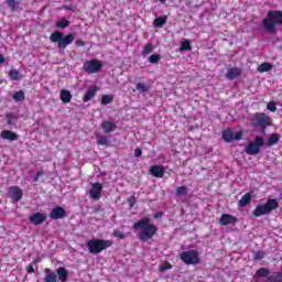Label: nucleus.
Returning a JSON list of instances; mask_svg holds the SVG:
<instances>
[{
	"label": "nucleus",
	"instance_id": "obj_1",
	"mask_svg": "<svg viewBox=\"0 0 282 282\" xmlns=\"http://www.w3.org/2000/svg\"><path fill=\"white\" fill-rule=\"evenodd\" d=\"M134 230H141L139 234L140 241H149L158 235V226L151 224V218L143 217L133 224Z\"/></svg>",
	"mask_w": 282,
	"mask_h": 282
},
{
	"label": "nucleus",
	"instance_id": "obj_2",
	"mask_svg": "<svg viewBox=\"0 0 282 282\" xmlns=\"http://www.w3.org/2000/svg\"><path fill=\"white\" fill-rule=\"evenodd\" d=\"M262 25L267 32L275 33L276 25H282V11L271 10L262 21Z\"/></svg>",
	"mask_w": 282,
	"mask_h": 282
},
{
	"label": "nucleus",
	"instance_id": "obj_3",
	"mask_svg": "<svg viewBox=\"0 0 282 282\" xmlns=\"http://www.w3.org/2000/svg\"><path fill=\"white\" fill-rule=\"evenodd\" d=\"M75 39L76 36H74L73 33L65 35L61 31H54L51 33L50 36L51 43H56L58 50H66L68 45H72L74 43Z\"/></svg>",
	"mask_w": 282,
	"mask_h": 282
},
{
	"label": "nucleus",
	"instance_id": "obj_4",
	"mask_svg": "<svg viewBox=\"0 0 282 282\" xmlns=\"http://www.w3.org/2000/svg\"><path fill=\"white\" fill-rule=\"evenodd\" d=\"M86 246L90 254H100V252L107 250V248H111V246H113V242L111 240L93 238L86 242Z\"/></svg>",
	"mask_w": 282,
	"mask_h": 282
},
{
	"label": "nucleus",
	"instance_id": "obj_5",
	"mask_svg": "<svg viewBox=\"0 0 282 282\" xmlns=\"http://www.w3.org/2000/svg\"><path fill=\"white\" fill-rule=\"evenodd\" d=\"M279 208V200L276 198H270L267 203L258 205L253 210V217H263V215H270L272 210Z\"/></svg>",
	"mask_w": 282,
	"mask_h": 282
},
{
	"label": "nucleus",
	"instance_id": "obj_6",
	"mask_svg": "<svg viewBox=\"0 0 282 282\" xmlns=\"http://www.w3.org/2000/svg\"><path fill=\"white\" fill-rule=\"evenodd\" d=\"M251 124L256 129H267L272 126V118L265 112H256L251 118Z\"/></svg>",
	"mask_w": 282,
	"mask_h": 282
},
{
	"label": "nucleus",
	"instance_id": "obj_7",
	"mask_svg": "<svg viewBox=\"0 0 282 282\" xmlns=\"http://www.w3.org/2000/svg\"><path fill=\"white\" fill-rule=\"evenodd\" d=\"M180 259L185 263V265H197V263H202L199 251L195 249L181 252Z\"/></svg>",
	"mask_w": 282,
	"mask_h": 282
},
{
	"label": "nucleus",
	"instance_id": "obj_8",
	"mask_svg": "<svg viewBox=\"0 0 282 282\" xmlns=\"http://www.w3.org/2000/svg\"><path fill=\"white\" fill-rule=\"evenodd\" d=\"M262 147H265V139H263V137H256L253 141L249 142L248 147L245 149V153H247V155H259Z\"/></svg>",
	"mask_w": 282,
	"mask_h": 282
},
{
	"label": "nucleus",
	"instance_id": "obj_9",
	"mask_svg": "<svg viewBox=\"0 0 282 282\" xmlns=\"http://www.w3.org/2000/svg\"><path fill=\"white\" fill-rule=\"evenodd\" d=\"M102 69V62L99 59H90L84 63V70L87 74H98Z\"/></svg>",
	"mask_w": 282,
	"mask_h": 282
},
{
	"label": "nucleus",
	"instance_id": "obj_10",
	"mask_svg": "<svg viewBox=\"0 0 282 282\" xmlns=\"http://www.w3.org/2000/svg\"><path fill=\"white\" fill-rule=\"evenodd\" d=\"M223 140L227 143L235 142V140H243V132L238 131L235 133L230 128H228L223 131Z\"/></svg>",
	"mask_w": 282,
	"mask_h": 282
},
{
	"label": "nucleus",
	"instance_id": "obj_11",
	"mask_svg": "<svg viewBox=\"0 0 282 282\" xmlns=\"http://www.w3.org/2000/svg\"><path fill=\"white\" fill-rule=\"evenodd\" d=\"M46 220H47V215L44 213H41V212L32 214L29 217V221H30V224H33V226H41V225L45 224Z\"/></svg>",
	"mask_w": 282,
	"mask_h": 282
},
{
	"label": "nucleus",
	"instance_id": "obj_12",
	"mask_svg": "<svg viewBox=\"0 0 282 282\" xmlns=\"http://www.w3.org/2000/svg\"><path fill=\"white\" fill-rule=\"evenodd\" d=\"M9 197L13 202H21L23 199V189H21L19 186H10Z\"/></svg>",
	"mask_w": 282,
	"mask_h": 282
},
{
	"label": "nucleus",
	"instance_id": "obj_13",
	"mask_svg": "<svg viewBox=\"0 0 282 282\" xmlns=\"http://www.w3.org/2000/svg\"><path fill=\"white\" fill-rule=\"evenodd\" d=\"M237 221H239V218H237L230 214H223L219 219L220 226L235 225V224H237Z\"/></svg>",
	"mask_w": 282,
	"mask_h": 282
},
{
	"label": "nucleus",
	"instance_id": "obj_14",
	"mask_svg": "<svg viewBox=\"0 0 282 282\" xmlns=\"http://www.w3.org/2000/svg\"><path fill=\"white\" fill-rule=\"evenodd\" d=\"M102 194V184L101 183H93L91 188L89 191V195L93 199H100V195Z\"/></svg>",
	"mask_w": 282,
	"mask_h": 282
},
{
	"label": "nucleus",
	"instance_id": "obj_15",
	"mask_svg": "<svg viewBox=\"0 0 282 282\" xmlns=\"http://www.w3.org/2000/svg\"><path fill=\"white\" fill-rule=\"evenodd\" d=\"M50 217L51 219H55V220L63 219V217H67V212L63 207L56 206L51 210Z\"/></svg>",
	"mask_w": 282,
	"mask_h": 282
},
{
	"label": "nucleus",
	"instance_id": "obj_16",
	"mask_svg": "<svg viewBox=\"0 0 282 282\" xmlns=\"http://www.w3.org/2000/svg\"><path fill=\"white\" fill-rule=\"evenodd\" d=\"M0 138H2V140H9V142H15V140H19V134L12 130H2Z\"/></svg>",
	"mask_w": 282,
	"mask_h": 282
},
{
	"label": "nucleus",
	"instance_id": "obj_17",
	"mask_svg": "<svg viewBox=\"0 0 282 282\" xmlns=\"http://www.w3.org/2000/svg\"><path fill=\"white\" fill-rule=\"evenodd\" d=\"M164 173H166V170L162 165H152L150 167V174L159 180L164 177Z\"/></svg>",
	"mask_w": 282,
	"mask_h": 282
},
{
	"label": "nucleus",
	"instance_id": "obj_18",
	"mask_svg": "<svg viewBox=\"0 0 282 282\" xmlns=\"http://www.w3.org/2000/svg\"><path fill=\"white\" fill-rule=\"evenodd\" d=\"M96 94H98V87L91 86L84 95L83 102H89V100H93L96 97Z\"/></svg>",
	"mask_w": 282,
	"mask_h": 282
},
{
	"label": "nucleus",
	"instance_id": "obj_19",
	"mask_svg": "<svg viewBox=\"0 0 282 282\" xmlns=\"http://www.w3.org/2000/svg\"><path fill=\"white\" fill-rule=\"evenodd\" d=\"M241 74H242L241 68L231 67L227 70L226 76H227L228 80H235V78H239V76H241Z\"/></svg>",
	"mask_w": 282,
	"mask_h": 282
},
{
	"label": "nucleus",
	"instance_id": "obj_20",
	"mask_svg": "<svg viewBox=\"0 0 282 282\" xmlns=\"http://www.w3.org/2000/svg\"><path fill=\"white\" fill-rule=\"evenodd\" d=\"M45 272V278H44V282H56L58 281V275H56V273H54V271H52V269L46 268L44 270Z\"/></svg>",
	"mask_w": 282,
	"mask_h": 282
},
{
	"label": "nucleus",
	"instance_id": "obj_21",
	"mask_svg": "<svg viewBox=\"0 0 282 282\" xmlns=\"http://www.w3.org/2000/svg\"><path fill=\"white\" fill-rule=\"evenodd\" d=\"M101 128L104 129V133H113V131L117 129V126L111 121H104L101 123Z\"/></svg>",
	"mask_w": 282,
	"mask_h": 282
},
{
	"label": "nucleus",
	"instance_id": "obj_22",
	"mask_svg": "<svg viewBox=\"0 0 282 282\" xmlns=\"http://www.w3.org/2000/svg\"><path fill=\"white\" fill-rule=\"evenodd\" d=\"M59 99L62 102H64V105L72 102V93L67 89H62L59 93Z\"/></svg>",
	"mask_w": 282,
	"mask_h": 282
},
{
	"label": "nucleus",
	"instance_id": "obj_23",
	"mask_svg": "<svg viewBox=\"0 0 282 282\" xmlns=\"http://www.w3.org/2000/svg\"><path fill=\"white\" fill-rule=\"evenodd\" d=\"M251 200H252V194L249 192L240 198V200L238 202V206L240 208H243L248 206V204H250Z\"/></svg>",
	"mask_w": 282,
	"mask_h": 282
},
{
	"label": "nucleus",
	"instance_id": "obj_24",
	"mask_svg": "<svg viewBox=\"0 0 282 282\" xmlns=\"http://www.w3.org/2000/svg\"><path fill=\"white\" fill-rule=\"evenodd\" d=\"M256 276L258 278V279H265V278H268V279H270V269H268V268H260L257 272H256Z\"/></svg>",
	"mask_w": 282,
	"mask_h": 282
},
{
	"label": "nucleus",
	"instance_id": "obj_25",
	"mask_svg": "<svg viewBox=\"0 0 282 282\" xmlns=\"http://www.w3.org/2000/svg\"><path fill=\"white\" fill-rule=\"evenodd\" d=\"M57 276L59 281L66 282L68 276L67 269H65L64 267L57 268Z\"/></svg>",
	"mask_w": 282,
	"mask_h": 282
},
{
	"label": "nucleus",
	"instance_id": "obj_26",
	"mask_svg": "<svg viewBox=\"0 0 282 282\" xmlns=\"http://www.w3.org/2000/svg\"><path fill=\"white\" fill-rule=\"evenodd\" d=\"M279 140H281L279 133H272L268 139V147H274V144H279Z\"/></svg>",
	"mask_w": 282,
	"mask_h": 282
},
{
	"label": "nucleus",
	"instance_id": "obj_27",
	"mask_svg": "<svg viewBox=\"0 0 282 282\" xmlns=\"http://www.w3.org/2000/svg\"><path fill=\"white\" fill-rule=\"evenodd\" d=\"M166 24V15L165 17H159L155 18L153 21V25L154 28H164V25Z\"/></svg>",
	"mask_w": 282,
	"mask_h": 282
},
{
	"label": "nucleus",
	"instance_id": "obj_28",
	"mask_svg": "<svg viewBox=\"0 0 282 282\" xmlns=\"http://www.w3.org/2000/svg\"><path fill=\"white\" fill-rule=\"evenodd\" d=\"M8 74L11 80H21L23 78L21 72H19L18 69H11Z\"/></svg>",
	"mask_w": 282,
	"mask_h": 282
},
{
	"label": "nucleus",
	"instance_id": "obj_29",
	"mask_svg": "<svg viewBox=\"0 0 282 282\" xmlns=\"http://www.w3.org/2000/svg\"><path fill=\"white\" fill-rule=\"evenodd\" d=\"M12 98L15 102H21L25 100V93H23V90H18L12 95Z\"/></svg>",
	"mask_w": 282,
	"mask_h": 282
},
{
	"label": "nucleus",
	"instance_id": "obj_30",
	"mask_svg": "<svg viewBox=\"0 0 282 282\" xmlns=\"http://www.w3.org/2000/svg\"><path fill=\"white\" fill-rule=\"evenodd\" d=\"M272 67H274V65H272V63H262L259 65L258 72L263 74V72H270V69H272Z\"/></svg>",
	"mask_w": 282,
	"mask_h": 282
},
{
	"label": "nucleus",
	"instance_id": "obj_31",
	"mask_svg": "<svg viewBox=\"0 0 282 282\" xmlns=\"http://www.w3.org/2000/svg\"><path fill=\"white\" fill-rule=\"evenodd\" d=\"M7 6L10 8L11 12H17V10H19V1L17 0H7Z\"/></svg>",
	"mask_w": 282,
	"mask_h": 282
},
{
	"label": "nucleus",
	"instance_id": "obj_32",
	"mask_svg": "<svg viewBox=\"0 0 282 282\" xmlns=\"http://www.w3.org/2000/svg\"><path fill=\"white\" fill-rule=\"evenodd\" d=\"M113 102V95H102L101 96V105L106 107L107 105H111Z\"/></svg>",
	"mask_w": 282,
	"mask_h": 282
},
{
	"label": "nucleus",
	"instance_id": "obj_33",
	"mask_svg": "<svg viewBox=\"0 0 282 282\" xmlns=\"http://www.w3.org/2000/svg\"><path fill=\"white\" fill-rule=\"evenodd\" d=\"M153 50H154L153 44L148 43V44L143 47V51H142L141 55H142V56H149V54H152V53H153Z\"/></svg>",
	"mask_w": 282,
	"mask_h": 282
},
{
	"label": "nucleus",
	"instance_id": "obj_34",
	"mask_svg": "<svg viewBox=\"0 0 282 282\" xmlns=\"http://www.w3.org/2000/svg\"><path fill=\"white\" fill-rule=\"evenodd\" d=\"M6 118L9 127H14V124H17V117L14 116V113H7Z\"/></svg>",
	"mask_w": 282,
	"mask_h": 282
},
{
	"label": "nucleus",
	"instance_id": "obj_35",
	"mask_svg": "<svg viewBox=\"0 0 282 282\" xmlns=\"http://www.w3.org/2000/svg\"><path fill=\"white\" fill-rule=\"evenodd\" d=\"M135 89H137V91H140L141 94H144V93L149 91V89H151V87H149V86L145 85V84L138 83V84L135 85Z\"/></svg>",
	"mask_w": 282,
	"mask_h": 282
},
{
	"label": "nucleus",
	"instance_id": "obj_36",
	"mask_svg": "<svg viewBox=\"0 0 282 282\" xmlns=\"http://www.w3.org/2000/svg\"><path fill=\"white\" fill-rule=\"evenodd\" d=\"M159 270L161 272H166V270H173V264H171V262L169 261H164L160 267Z\"/></svg>",
	"mask_w": 282,
	"mask_h": 282
},
{
	"label": "nucleus",
	"instance_id": "obj_37",
	"mask_svg": "<svg viewBox=\"0 0 282 282\" xmlns=\"http://www.w3.org/2000/svg\"><path fill=\"white\" fill-rule=\"evenodd\" d=\"M56 28L61 29V30H65V28H69V20H61L56 23Z\"/></svg>",
	"mask_w": 282,
	"mask_h": 282
},
{
	"label": "nucleus",
	"instance_id": "obj_38",
	"mask_svg": "<svg viewBox=\"0 0 282 282\" xmlns=\"http://www.w3.org/2000/svg\"><path fill=\"white\" fill-rule=\"evenodd\" d=\"M97 143L100 147H107V144H109V138L105 137V135H100L97 140Z\"/></svg>",
	"mask_w": 282,
	"mask_h": 282
},
{
	"label": "nucleus",
	"instance_id": "obj_39",
	"mask_svg": "<svg viewBox=\"0 0 282 282\" xmlns=\"http://www.w3.org/2000/svg\"><path fill=\"white\" fill-rule=\"evenodd\" d=\"M181 50L183 51V52H191V50H192V47H191V41H184V42H182V44H181Z\"/></svg>",
	"mask_w": 282,
	"mask_h": 282
},
{
	"label": "nucleus",
	"instance_id": "obj_40",
	"mask_svg": "<svg viewBox=\"0 0 282 282\" xmlns=\"http://www.w3.org/2000/svg\"><path fill=\"white\" fill-rule=\"evenodd\" d=\"M148 61L152 65H156V63H160V55L159 54H152V55H150Z\"/></svg>",
	"mask_w": 282,
	"mask_h": 282
},
{
	"label": "nucleus",
	"instance_id": "obj_41",
	"mask_svg": "<svg viewBox=\"0 0 282 282\" xmlns=\"http://www.w3.org/2000/svg\"><path fill=\"white\" fill-rule=\"evenodd\" d=\"M188 193V188L186 186L176 187V195H186Z\"/></svg>",
	"mask_w": 282,
	"mask_h": 282
},
{
	"label": "nucleus",
	"instance_id": "obj_42",
	"mask_svg": "<svg viewBox=\"0 0 282 282\" xmlns=\"http://www.w3.org/2000/svg\"><path fill=\"white\" fill-rule=\"evenodd\" d=\"M265 258V251H257L253 259L254 261H261V259Z\"/></svg>",
	"mask_w": 282,
	"mask_h": 282
},
{
	"label": "nucleus",
	"instance_id": "obj_43",
	"mask_svg": "<svg viewBox=\"0 0 282 282\" xmlns=\"http://www.w3.org/2000/svg\"><path fill=\"white\" fill-rule=\"evenodd\" d=\"M267 109L268 111H272V112L276 111V104L274 101L268 102Z\"/></svg>",
	"mask_w": 282,
	"mask_h": 282
},
{
	"label": "nucleus",
	"instance_id": "obj_44",
	"mask_svg": "<svg viewBox=\"0 0 282 282\" xmlns=\"http://www.w3.org/2000/svg\"><path fill=\"white\" fill-rule=\"evenodd\" d=\"M138 199L135 198V196H131L128 198V204L130 206V208H133V206H135Z\"/></svg>",
	"mask_w": 282,
	"mask_h": 282
},
{
	"label": "nucleus",
	"instance_id": "obj_45",
	"mask_svg": "<svg viewBox=\"0 0 282 282\" xmlns=\"http://www.w3.org/2000/svg\"><path fill=\"white\" fill-rule=\"evenodd\" d=\"M113 237H116L119 240H122V239H124V234L120 230H115L113 231Z\"/></svg>",
	"mask_w": 282,
	"mask_h": 282
},
{
	"label": "nucleus",
	"instance_id": "obj_46",
	"mask_svg": "<svg viewBox=\"0 0 282 282\" xmlns=\"http://www.w3.org/2000/svg\"><path fill=\"white\" fill-rule=\"evenodd\" d=\"M42 175H45V172L44 171H39L35 176L33 177V181L34 182H39V178L42 176Z\"/></svg>",
	"mask_w": 282,
	"mask_h": 282
},
{
	"label": "nucleus",
	"instance_id": "obj_47",
	"mask_svg": "<svg viewBox=\"0 0 282 282\" xmlns=\"http://www.w3.org/2000/svg\"><path fill=\"white\" fill-rule=\"evenodd\" d=\"M75 45H76V47H85V41L77 40V41H75Z\"/></svg>",
	"mask_w": 282,
	"mask_h": 282
},
{
	"label": "nucleus",
	"instance_id": "obj_48",
	"mask_svg": "<svg viewBox=\"0 0 282 282\" xmlns=\"http://www.w3.org/2000/svg\"><path fill=\"white\" fill-rule=\"evenodd\" d=\"M134 155H135V158H142V150L140 148H137L134 150Z\"/></svg>",
	"mask_w": 282,
	"mask_h": 282
},
{
	"label": "nucleus",
	"instance_id": "obj_49",
	"mask_svg": "<svg viewBox=\"0 0 282 282\" xmlns=\"http://www.w3.org/2000/svg\"><path fill=\"white\" fill-rule=\"evenodd\" d=\"M26 272H28L29 274H34V265L29 264V265L26 267Z\"/></svg>",
	"mask_w": 282,
	"mask_h": 282
},
{
	"label": "nucleus",
	"instance_id": "obj_50",
	"mask_svg": "<svg viewBox=\"0 0 282 282\" xmlns=\"http://www.w3.org/2000/svg\"><path fill=\"white\" fill-rule=\"evenodd\" d=\"M160 217H164L163 212H158L156 214H154V219H160Z\"/></svg>",
	"mask_w": 282,
	"mask_h": 282
},
{
	"label": "nucleus",
	"instance_id": "obj_51",
	"mask_svg": "<svg viewBox=\"0 0 282 282\" xmlns=\"http://www.w3.org/2000/svg\"><path fill=\"white\" fill-rule=\"evenodd\" d=\"M3 63H6V57L3 54H0V65H3Z\"/></svg>",
	"mask_w": 282,
	"mask_h": 282
},
{
	"label": "nucleus",
	"instance_id": "obj_52",
	"mask_svg": "<svg viewBox=\"0 0 282 282\" xmlns=\"http://www.w3.org/2000/svg\"><path fill=\"white\" fill-rule=\"evenodd\" d=\"M32 263H34V264L41 263V258H35Z\"/></svg>",
	"mask_w": 282,
	"mask_h": 282
},
{
	"label": "nucleus",
	"instance_id": "obj_53",
	"mask_svg": "<svg viewBox=\"0 0 282 282\" xmlns=\"http://www.w3.org/2000/svg\"><path fill=\"white\" fill-rule=\"evenodd\" d=\"M161 3H166V0H159Z\"/></svg>",
	"mask_w": 282,
	"mask_h": 282
}]
</instances>
